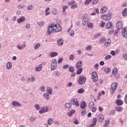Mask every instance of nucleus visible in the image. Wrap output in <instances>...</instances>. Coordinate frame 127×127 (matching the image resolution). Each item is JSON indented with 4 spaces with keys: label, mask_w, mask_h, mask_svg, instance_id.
Here are the masks:
<instances>
[{
    "label": "nucleus",
    "mask_w": 127,
    "mask_h": 127,
    "mask_svg": "<svg viewBox=\"0 0 127 127\" xmlns=\"http://www.w3.org/2000/svg\"><path fill=\"white\" fill-rule=\"evenodd\" d=\"M73 114H75V110H72L71 111H70L68 113L67 115L69 117L72 116V115H73Z\"/></svg>",
    "instance_id": "4c0bfd02"
},
{
    "label": "nucleus",
    "mask_w": 127,
    "mask_h": 127,
    "mask_svg": "<svg viewBox=\"0 0 127 127\" xmlns=\"http://www.w3.org/2000/svg\"><path fill=\"white\" fill-rule=\"evenodd\" d=\"M107 10H108V8L105 6H103L101 8L100 12H101V13H105Z\"/></svg>",
    "instance_id": "6ab92c4d"
},
{
    "label": "nucleus",
    "mask_w": 127,
    "mask_h": 127,
    "mask_svg": "<svg viewBox=\"0 0 127 127\" xmlns=\"http://www.w3.org/2000/svg\"><path fill=\"white\" fill-rule=\"evenodd\" d=\"M57 67V61H56V60L55 59H54L52 62L51 69L52 71H54V70H55Z\"/></svg>",
    "instance_id": "20e7f679"
},
{
    "label": "nucleus",
    "mask_w": 127,
    "mask_h": 127,
    "mask_svg": "<svg viewBox=\"0 0 127 127\" xmlns=\"http://www.w3.org/2000/svg\"><path fill=\"white\" fill-rule=\"evenodd\" d=\"M111 54L113 55V56H115V55H116V52H115V51H111Z\"/></svg>",
    "instance_id": "69168bd1"
},
{
    "label": "nucleus",
    "mask_w": 127,
    "mask_h": 127,
    "mask_svg": "<svg viewBox=\"0 0 127 127\" xmlns=\"http://www.w3.org/2000/svg\"><path fill=\"white\" fill-rule=\"evenodd\" d=\"M125 102L126 103V104H127V94L125 96Z\"/></svg>",
    "instance_id": "774afa93"
},
{
    "label": "nucleus",
    "mask_w": 127,
    "mask_h": 127,
    "mask_svg": "<svg viewBox=\"0 0 127 127\" xmlns=\"http://www.w3.org/2000/svg\"><path fill=\"white\" fill-rule=\"evenodd\" d=\"M63 61V58H61L58 60V63H59V64H60V63H62Z\"/></svg>",
    "instance_id": "864d4df0"
},
{
    "label": "nucleus",
    "mask_w": 127,
    "mask_h": 127,
    "mask_svg": "<svg viewBox=\"0 0 127 127\" xmlns=\"http://www.w3.org/2000/svg\"><path fill=\"white\" fill-rule=\"evenodd\" d=\"M43 96L44 97V98H45V99H46L47 100H48L49 99V94H47L46 93H45L43 94Z\"/></svg>",
    "instance_id": "c03bdc74"
},
{
    "label": "nucleus",
    "mask_w": 127,
    "mask_h": 127,
    "mask_svg": "<svg viewBox=\"0 0 127 127\" xmlns=\"http://www.w3.org/2000/svg\"><path fill=\"white\" fill-rule=\"evenodd\" d=\"M35 107L36 110H37L38 111H39V110H40V106H39L38 104H36Z\"/></svg>",
    "instance_id": "8fccbe9b"
},
{
    "label": "nucleus",
    "mask_w": 127,
    "mask_h": 127,
    "mask_svg": "<svg viewBox=\"0 0 127 127\" xmlns=\"http://www.w3.org/2000/svg\"><path fill=\"white\" fill-rule=\"evenodd\" d=\"M49 7H48L45 10V15H49L50 14V12H49Z\"/></svg>",
    "instance_id": "f704fd0d"
},
{
    "label": "nucleus",
    "mask_w": 127,
    "mask_h": 127,
    "mask_svg": "<svg viewBox=\"0 0 127 127\" xmlns=\"http://www.w3.org/2000/svg\"><path fill=\"white\" fill-rule=\"evenodd\" d=\"M123 58L124 60H127V54H125L123 55Z\"/></svg>",
    "instance_id": "e2e57ef3"
},
{
    "label": "nucleus",
    "mask_w": 127,
    "mask_h": 127,
    "mask_svg": "<svg viewBox=\"0 0 127 127\" xmlns=\"http://www.w3.org/2000/svg\"><path fill=\"white\" fill-rule=\"evenodd\" d=\"M122 14L124 16H127V8H126L122 12Z\"/></svg>",
    "instance_id": "7c9ffc66"
},
{
    "label": "nucleus",
    "mask_w": 127,
    "mask_h": 127,
    "mask_svg": "<svg viewBox=\"0 0 127 127\" xmlns=\"http://www.w3.org/2000/svg\"><path fill=\"white\" fill-rule=\"evenodd\" d=\"M87 78L85 76H80L78 78V83L79 85H84V83H86Z\"/></svg>",
    "instance_id": "f03ea898"
},
{
    "label": "nucleus",
    "mask_w": 127,
    "mask_h": 127,
    "mask_svg": "<svg viewBox=\"0 0 127 127\" xmlns=\"http://www.w3.org/2000/svg\"><path fill=\"white\" fill-rule=\"evenodd\" d=\"M69 70L70 71V72H71V73H73L74 72V67H70L69 68Z\"/></svg>",
    "instance_id": "13d9d810"
},
{
    "label": "nucleus",
    "mask_w": 127,
    "mask_h": 127,
    "mask_svg": "<svg viewBox=\"0 0 127 127\" xmlns=\"http://www.w3.org/2000/svg\"><path fill=\"white\" fill-rule=\"evenodd\" d=\"M102 18L104 20L109 21L112 18V15L110 14H108L107 15H104L102 16Z\"/></svg>",
    "instance_id": "6e6552de"
},
{
    "label": "nucleus",
    "mask_w": 127,
    "mask_h": 127,
    "mask_svg": "<svg viewBox=\"0 0 127 127\" xmlns=\"http://www.w3.org/2000/svg\"><path fill=\"white\" fill-rule=\"evenodd\" d=\"M94 106H95V103L93 101L90 102L88 105L89 109L93 108Z\"/></svg>",
    "instance_id": "cd10ccee"
},
{
    "label": "nucleus",
    "mask_w": 127,
    "mask_h": 127,
    "mask_svg": "<svg viewBox=\"0 0 127 127\" xmlns=\"http://www.w3.org/2000/svg\"><path fill=\"white\" fill-rule=\"evenodd\" d=\"M40 47V44H37L35 47H34V49H38Z\"/></svg>",
    "instance_id": "3c124183"
},
{
    "label": "nucleus",
    "mask_w": 127,
    "mask_h": 127,
    "mask_svg": "<svg viewBox=\"0 0 127 127\" xmlns=\"http://www.w3.org/2000/svg\"><path fill=\"white\" fill-rule=\"evenodd\" d=\"M100 36H101V34L98 33V34H95L94 36V38H95V39L98 38V37H100Z\"/></svg>",
    "instance_id": "603ef678"
},
{
    "label": "nucleus",
    "mask_w": 127,
    "mask_h": 127,
    "mask_svg": "<svg viewBox=\"0 0 127 127\" xmlns=\"http://www.w3.org/2000/svg\"><path fill=\"white\" fill-rule=\"evenodd\" d=\"M122 35L124 37H127V28H124L122 29Z\"/></svg>",
    "instance_id": "f8f14e48"
},
{
    "label": "nucleus",
    "mask_w": 127,
    "mask_h": 127,
    "mask_svg": "<svg viewBox=\"0 0 127 127\" xmlns=\"http://www.w3.org/2000/svg\"><path fill=\"white\" fill-rule=\"evenodd\" d=\"M69 5H71V8H76L77 4L75 3V1H71L68 3Z\"/></svg>",
    "instance_id": "9b49d317"
},
{
    "label": "nucleus",
    "mask_w": 127,
    "mask_h": 127,
    "mask_svg": "<svg viewBox=\"0 0 127 127\" xmlns=\"http://www.w3.org/2000/svg\"><path fill=\"white\" fill-rule=\"evenodd\" d=\"M62 30V27L58 23H52L49 26L47 32L51 34L53 32H60Z\"/></svg>",
    "instance_id": "f257e3e1"
},
{
    "label": "nucleus",
    "mask_w": 127,
    "mask_h": 127,
    "mask_svg": "<svg viewBox=\"0 0 127 127\" xmlns=\"http://www.w3.org/2000/svg\"><path fill=\"white\" fill-rule=\"evenodd\" d=\"M52 13L54 15H56V14L58 13V11L57 10V9L54 8L52 11Z\"/></svg>",
    "instance_id": "2f4dec72"
},
{
    "label": "nucleus",
    "mask_w": 127,
    "mask_h": 127,
    "mask_svg": "<svg viewBox=\"0 0 127 127\" xmlns=\"http://www.w3.org/2000/svg\"><path fill=\"white\" fill-rule=\"evenodd\" d=\"M92 113H96L97 112V108L96 107H92L90 108Z\"/></svg>",
    "instance_id": "ea45409f"
},
{
    "label": "nucleus",
    "mask_w": 127,
    "mask_h": 127,
    "mask_svg": "<svg viewBox=\"0 0 127 127\" xmlns=\"http://www.w3.org/2000/svg\"><path fill=\"white\" fill-rule=\"evenodd\" d=\"M63 43H64V41L62 39H60L57 41V44L59 46H61V45H63Z\"/></svg>",
    "instance_id": "4be33fe9"
},
{
    "label": "nucleus",
    "mask_w": 127,
    "mask_h": 127,
    "mask_svg": "<svg viewBox=\"0 0 127 127\" xmlns=\"http://www.w3.org/2000/svg\"><path fill=\"white\" fill-rule=\"evenodd\" d=\"M110 58H112V56H111V55H107L105 57L106 60H108V59H110Z\"/></svg>",
    "instance_id": "052dcab7"
},
{
    "label": "nucleus",
    "mask_w": 127,
    "mask_h": 127,
    "mask_svg": "<svg viewBox=\"0 0 127 127\" xmlns=\"http://www.w3.org/2000/svg\"><path fill=\"white\" fill-rule=\"evenodd\" d=\"M74 58H75V56H74L73 54L70 55L69 57V60H74Z\"/></svg>",
    "instance_id": "6e6d98bb"
},
{
    "label": "nucleus",
    "mask_w": 127,
    "mask_h": 127,
    "mask_svg": "<svg viewBox=\"0 0 127 127\" xmlns=\"http://www.w3.org/2000/svg\"><path fill=\"white\" fill-rule=\"evenodd\" d=\"M106 41V38H102L100 40V44H102V43H104V42Z\"/></svg>",
    "instance_id": "de8ad7c7"
},
{
    "label": "nucleus",
    "mask_w": 127,
    "mask_h": 127,
    "mask_svg": "<svg viewBox=\"0 0 127 127\" xmlns=\"http://www.w3.org/2000/svg\"><path fill=\"white\" fill-rule=\"evenodd\" d=\"M71 104L72 105H74V106H76V107H79L80 106V104H79V101H78V99L76 98L72 99L70 101Z\"/></svg>",
    "instance_id": "423d86ee"
},
{
    "label": "nucleus",
    "mask_w": 127,
    "mask_h": 127,
    "mask_svg": "<svg viewBox=\"0 0 127 127\" xmlns=\"http://www.w3.org/2000/svg\"><path fill=\"white\" fill-rule=\"evenodd\" d=\"M31 81V82L35 81V78L34 77V76H32Z\"/></svg>",
    "instance_id": "338daca9"
},
{
    "label": "nucleus",
    "mask_w": 127,
    "mask_h": 127,
    "mask_svg": "<svg viewBox=\"0 0 127 127\" xmlns=\"http://www.w3.org/2000/svg\"><path fill=\"white\" fill-rule=\"evenodd\" d=\"M109 124H110V120H106L105 122V124L104 125V127H108V125H109Z\"/></svg>",
    "instance_id": "37998d69"
},
{
    "label": "nucleus",
    "mask_w": 127,
    "mask_h": 127,
    "mask_svg": "<svg viewBox=\"0 0 127 127\" xmlns=\"http://www.w3.org/2000/svg\"><path fill=\"white\" fill-rule=\"evenodd\" d=\"M82 72H83V68H79L76 71V74L77 75H80V74H81V73H82Z\"/></svg>",
    "instance_id": "c85d7f7f"
},
{
    "label": "nucleus",
    "mask_w": 127,
    "mask_h": 127,
    "mask_svg": "<svg viewBox=\"0 0 127 127\" xmlns=\"http://www.w3.org/2000/svg\"><path fill=\"white\" fill-rule=\"evenodd\" d=\"M105 73H110V72H111V68L107 67L105 69Z\"/></svg>",
    "instance_id": "a18cd8bd"
},
{
    "label": "nucleus",
    "mask_w": 127,
    "mask_h": 127,
    "mask_svg": "<svg viewBox=\"0 0 127 127\" xmlns=\"http://www.w3.org/2000/svg\"><path fill=\"white\" fill-rule=\"evenodd\" d=\"M12 106H13V107H20V106H21V104H20V103L16 101H13L12 103Z\"/></svg>",
    "instance_id": "412c9836"
},
{
    "label": "nucleus",
    "mask_w": 127,
    "mask_h": 127,
    "mask_svg": "<svg viewBox=\"0 0 127 127\" xmlns=\"http://www.w3.org/2000/svg\"><path fill=\"white\" fill-rule=\"evenodd\" d=\"M113 26V23L111 22H108L106 25V29H111Z\"/></svg>",
    "instance_id": "a211bd4d"
},
{
    "label": "nucleus",
    "mask_w": 127,
    "mask_h": 127,
    "mask_svg": "<svg viewBox=\"0 0 127 127\" xmlns=\"http://www.w3.org/2000/svg\"><path fill=\"white\" fill-rule=\"evenodd\" d=\"M115 110L117 111V112H122L123 111V108L119 107H116L115 108Z\"/></svg>",
    "instance_id": "a19ab883"
},
{
    "label": "nucleus",
    "mask_w": 127,
    "mask_h": 127,
    "mask_svg": "<svg viewBox=\"0 0 127 127\" xmlns=\"http://www.w3.org/2000/svg\"><path fill=\"white\" fill-rule=\"evenodd\" d=\"M17 47L18 49H20V50H22V48H24V47H25V43H24L23 46H20L19 45H18Z\"/></svg>",
    "instance_id": "473e14b6"
},
{
    "label": "nucleus",
    "mask_w": 127,
    "mask_h": 127,
    "mask_svg": "<svg viewBox=\"0 0 127 127\" xmlns=\"http://www.w3.org/2000/svg\"><path fill=\"white\" fill-rule=\"evenodd\" d=\"M111 44V39H108L106 40L104 44L105 46H109Z\"/></svg>",
    "instance_id": "a878e982"
},
{
    "label": "nucleus",
    "mask_w": 127,
    "mask_h": 127,
    "mask_svg": "<svg viewBox=\"0 0 127 127\" xmlns=\"http://www.w3.org/2000/svg\"><path fill=\"white\" fill-rule=\"evenodd\" d=\"M117 87H118V83H117V82H114L111 85V90H112V91L111 90L112 95H113V94H114V93L115 92V91H116V90H117Z\"/></svg>",
    "instance_id": "39448f33"
},
{
    "label": "nucleus",
    "mask_w": 127,
    "mask_h": 127,
    "mask_svg": "<svg viewBox=\"0 0 127 127\" xmlns=\"http://www.w3.org/2000/svg\"><path fill=\"white\" fill-rule=\"evenodd\" d=\"M116 103L118 106H123V104H124V102H123L121 99H117L116 101Z\"/></svg>",
    "instance_id": "aec40b11"
},
{
    "label": "nucleus",
    "mask_w": 127,
    "mask_h": 127,
    "mask_svg": "<svg viewBox=\"0 0 127 127\" xmlns=\"http://www.w3.org/2000/svg\"><path fill=\"white\" fill-rule=\"evenodd\" d=\"M85 92V90L83 88H80L77 91L78 94H83Z\"/></svg>",
    "instance_id": "c9c22d12"
},
{
    "label": "nucleus",
    "mask_w": 127,
    "mask_h": 127,
    "mask_svg": "<svg viewBox=\"0 0 127 127\" xmlns=\"http://www.w3.org/2000/svg\"><path fill=\"white\" fill-rule=\"evenodd\" d=\"M33 8H34V7H33V5H29L27 7L28 10H32V9H33Z\"/></svg>",
    "instance_id": "79ce46f5"
},
{
    "label": "nucleus",
    "mask_w": 127,
    "mask_h": 127,
    "mask_svg": "<svg viewBox=\"0 0 127 127\" xmlns=\"http://www.w3.org/2000/svg\"><path fill=\"white\" fill-rule=\"evenodd\" d=\"M96 124H97V118H94L92 120V124L89 126V127H93L96 126Z\"/></svg>",
    "instance_id": "4468645a"
},
{
    "label": "nucleus",
    "mask_w": 127,
    "mask_h": 127,
    "mask_svg": "<svg viewBox=\"0 0 127 127\" xmlns=\"http://www.w3.org/2000/svg\"><path fill=\"white\" fill-rule=\"evenodd\" d=\"M42 109V110L39 111V114H44V113H47L49 111L48 107L47 106H44Z\"/></svg>",
    "instance_id": "1a4fd4ad"
},
{
    "label": "nucleus",
    "mask_w": 127,
    "mask_h": 127,
    "mask_svg": "<svg viewBox=\"0 0 127 127\" xmlns=\"http://www.w3.org/2000/svg\"><path fill=\"white\" fill-rule=\"evenodd\" d=\"M65 107L66 108V109H70V107H71V104L66 103L65 104Z\"/></svg>",
    "instance_id": "49530a36"
},
{
    "label": "nucleus",
    "mask_w": 127,
    "mask_h": 127,
    "mask_svg": "<svg viewBox=\"0 0 127 127\" xmlns=\"http://www.w3.org/2000/svg\"><path fill=\"white\" fill-rule=\"evenodd\" d=\"M100 27H104L105 25H106V22H104V21H102L100 23Z\"/></svg>",
    "instance_id": "e433bc0d"
},
{
    "label": "nucleus",
    "mask_w": 127,
    "mask_h": 127,
    "mask_svg": "<svg viewBox=\"0 0 127 127\" xmlns=\"http://www.w3.org/2000/svg\"><path fill=\"white\" fill-rule=\"evenodd\" d=\"M25 16H21L20 18L18 19L17 22L18 23H21V22H24L25 21Z\"/></svg>",
    "instance_id": "2eb2a0df"
},
{
    "label": "nucleus",
    "mask_w": 127,
    "mask_h": 127,
    "mask_svg": "<svg viewBox=\"0 0 127 127\" xmlns=\"http://www.w3.org/2000/svg\"><path fill=\"white\" fill-rule=\"evenodd\" d=\"M6 67L7 68L9 69H11V67H12V64L10 62H9L7 64Z\"/></svg>",
    "instance_id": "c756f323"
},
{
    "label": "nucleus",
    "mask_w": 127,
    "mask_h": 127,
    "mask_svg": "<svg viewBox=\"0 0 127 127\" xmlns=\"http://www.w3.org/2000/svg\"><path fill=\"white\" fill-rule=\"evenodd\" d=\"M116 26L118 29H122V28H123V23L122 21H118L117 23Z\"/></svg>",
    "instance_id": "ddd939ff"
},
{
    "label": "nucleus",
    "mask_w": 127,
    "mask_h": 127,
    "mask_svg": "<svg viewBox=\"0 0 127 127\" xmlns=\"http://www.w3.org/2000/svg\"><path fill=\"white\" fill-rule=\"evenodd\" d=\"M112 74L116 77V79L120 78V74H119V69L117 67H114L112 70Z\"/></svg>",
    "instance_id": "7ed1b4c3"
},
{
    "label": "nucleus",
    "mask_w": 127,
    "mask_h": 127,
    "mask_svg": "<svg viewBox=\"0 0 127 127\" xmlns=\"http://www.w3.org/2000/svg\"><path fill=\"white\" fill-rule=\"evenodd\" d=\"M57 55H58L57 52H52L51 54V56H52V57H55V56H57Z\"/></svg>",
    "instance_id": "58836bf2"
},
{
    "label": "nucleus",
    "mask_w": 127,
    "mask_h": 127,
    "mask_svg": "<svg viewBox=\"0 0 127 127\" xmlns=\"http://www.w3.org/2000/svg\"><path fill=\"white\" fill-rule=\"evenodd\" d=\"M52 123H53V120L51 118L49 119L48 120V125L51 126V125H52Z\"/></svg>",
    "instance_id": "72a5a7b5"
},
{
    "label": "nucleus",
    "mask_w": 127,
    "mask_h": 127,
    "mask_svg": "<svg viewBox=\"0 0 127 127\" xmlns=\"http://www.w3.org/2000/svg\"><path fill=\"white\" fill-rule=\"evenodd\" d=\"M67 8H68V7L67 6H64L63 7V12H65V11H66V9H67Z\"/></svg>",
    "instance_id": "680f3d73"
},
{
    "label": "nucleus",
    "mask_w": 127,
    "mask_h": 127,
    "mask_svg": "<svg viewBox=\"0 0 127 127\" xmlns=\"http://www.w3.org/2000/svg\"><path fill=\"white\" fill-rule=\"evenodd\" d=\"M47 93L49 94V95H51L52 94V88L49 87L47 89Z\"/></svg>",
    "instance_id": "393cba45"
},
{
    "label": "nucleus",
    "mask_w": 127,
    "mask_h": 127,
    "mask_svg": "<svg viewBox=\"0 0 127 127\" xmlns=\"http://www.w3.org/2000/svg\"><path fill=\"white\" fill-rule=\"evenodd\" d=\"M97 120L99 123H102L104 121V115L102 114H99L98 115Z\"/></svg>",
    "instance_id": "9d476101"
},
{
    "label": "nucleus",
    "mask_w": 127,
    "mask_h": 127,
    "mask_svg": "<svg viewBox=\"0 0 127 127\" xmlns=\"http://www.w3.org/2000/svg\"><path fill=\"white\" fill-rule=\"evenodd\" d=\"M92 79L93 82H97L98 81V73L96 72L92 73Z\"/></svg>",
    "instance_id": "0eeeda50"
},
{
    "label": "nucleus",
    "mask_w": 127,
    "mask_h": 127,
    "mask_svg": "<svg viewBox=\"0 0 127 127\" xmlns=\"http://www.w3.org/2000/svg\"><path fill=\"white\" fill-rule=\"evenodd\" d=\"M99 2V0H93L92 1V4H97Z\"/></svg>",
    "instance_id": "5fc2aeb1"
},
{
    "label": "nucleus",
    "mask_w": 127,
    "mask_h": 127,
    "mask_svg": "<svg viewBox=\"0 0 127 127\" xmlns=\"http://www.w3.org/2000/svg\"><path fill=\"white\" fill-rule=\"evenodd\" d=\"M82 66H83V62L78 61L76 64V68H77V69H79Z\"/></svg>",
    "instance_id": "dca6fc26"
},
{
    "label": "nucleus",
    "mask_w": 127,
    "mask_h": 127,
    "mask_svg": "<svg viewBox=\"0 0 127 127\" xmlns=\"http://www.w3.org/2000/svg\"><path fill=\"white\" fill-rule=\"evenodd\" d=\"M86 107H87V103L84 101H81L80 103L81 109H85Z\"/></svg>",
    "instance_id": "f3484780"
},
{
    "label": "nucleus",
    "mask_w": 127,
    "mask_h": 127,
    "mask_svg": "<svg viewBox=\"0 0 127 127\" xmlns=\"http://www.w3.org/2000/svg\"><path fill=\"white\" fill-rule=\"evenodd\" d=\"M70 36L71 37L74 36L75 35V33H74V31L71 30L70 32L69 33Z\"/></svg>",
    "instance_id": "4d7b16f0"
},
{
    "label": "nucleus",
    "mask_w": 127,
    "mask_h": 127,
    "mask_svg": "<svg viewBox=\"0 0 127 127\" xmlns=\"http://www.w3.org/2000/svg\"><path fill=\"white\" fill-rule=\"evenodd\" d=\"M55 75L56 76H60V72L59 71H55Z\"/></svg>",
    "instance_id": "0e129e2a"
},
{
    "label": "nucleus",
    "mask_w": 127,
    "mask_h": 127,
    "mask_svg": "<svg viewBox=\"0 0 127 127\" xmlns=\"http://www.w3.org/2000/svg\"><path fill=\"white\" fill-rule=\"evenodd\" d=\"M42 70V64H40L39 66H37L35 69L36 72H38Z\"/></svg>",
    "instance_id": "5701e85b"
},
{
    "label": "nucleus",
    "mask_w": 127,
    "mask_h": 127,
    "mask_svg": "<svg viewBox=\"0 0 127 127\" xmlns=\"http://www.w3.org/2000/svg\"><path fill=\"white\" fill-rule=\"evenodd\" d=\"M86 24L88 28H90V29H93V27H94V24L93 23H87Z\"/></svg>",
    "instance_id": "b1692460"
},
{
    "label": "nucleus",
    "mask_w": 127,
    "mask_h": 127,
    "mask_svg": "<svg viewBox=\"0 0 127 127\" xmlns=\"http://www.w3.org/2000/svg\"><path fill=\"white\" fill-rule=\"evenodd\" d=\"M116 111L114 110H111L110 112V115H115Z\"/></svg>",
    "instance_id": "bf43d9fd"
},
{
    "label": "nucleus",
    "mask_w": 127,
    "mask_h": 127,
    "mask_svg": "<svg viewBox=\"0 0 127 127\" xmlns=\"http://www.w3.org/2000/svg\"><path fill=\"white\" fill-rule=\"evenodd\" d=\"M92 1H93V0H85L84 1V4L85 5H89Z\"/></svg>",
    "instance_id": "bb28decb"
},
{
    "label": "nucleus",
    "mask_w": 127,
    "mask_h": 127,
    "mask_svg": "<svg viewBox=\"0 0 127 127\" xmlns=\"http://www.w3.org/2000/svg\"><path fill=\"white\" fill-rule=\"evenodd\" d=\"M91 49H92V46L89 45L86 47V50L87 51H91Z\"/></svg>",
    "instance_id": "09e8293b"
}]
</instances>
